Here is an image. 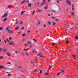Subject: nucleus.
I'll list each match as a JSON object with an SVG mask.
<instances>
[{
    "label": "nucleus",
    "mask_w": 78,
    "mask_h": 78,
    "mask_svg": "<svg viewBox=\"0 0 78 78\" xmlns=\"http://www.w3.org/2000/svg\"><path fill=\"white\" fill-rule=\"evenodd\" d=\"M37 56H40L41 58H43L44 57V56L42 55V53L41 52L39 53Z\"/></svg>",
    "instance_id": "nucleus-1"
},
{
    "label": "nucleus",
    "mask_w": 78,
    "mask_h": 78,
    "mask_svg": "<svg viewBox=\"0 0 78 78\" xmlns=\"http://www.w3.org/2000/svg\"><path fill=\"white\" fill-rule=\"evenodd\" d=\"M69 42V41H66V44H68Z\"/></svg>",
    "instance_id": "nucleus-53"
},
{
    "label": "nucleus",
    "mask_w": 78,
    "mask_h": 78,
    "mask_svg": "<svg viewBox=\"0 0 78 78\" xmlns=\"http://www.w3.org/2000/svg\"><path fill=\"white\" fill-rule=\"evenodd\" d=\"M7 20V18H5L3 20V22H5V21H6Z\"/></svg>",
    "instance_id": "nucleus-16"
},
{
    "label": "nucleus",
    "mask_w": 78,
    "mask_h": 78,
    "mask_svg": "<svg viewBox=\"0 0 78 78\" xmlns=\"http://www.w3.org/2000/svg\"><path fill=\"white\" fill-rule=\"evenodd\" d=\"M25 55H27V56H28L29 55H28V53H25Z\"/></svg>",
    "instance_id": "nucleus-38"
},
{
    "label": "nucleus",
    "mask_w": 78,
    "mask_h": 78,
    "mask_svg": "<svg viewBox=\"0 0 78 78\" xmlns=\"http://www.w3.org/2000/svg\"><path fill=\"white\" fill-rule=\"evenodd\" d=\"M16 23H15V24H16V25H17V24H18V20L17 19L16 20Z\"/></svg>",
    "instance_id": "nucleus-11"
},
{
    "label": "nucleus",
    "mask_w": 78,
    "mask_h": 78,
    "mask_svg": "<svg viewBox=\"0 0 78 78\" xmlns=\"http://www.w3.org/2000/svg\"><path fill=\"white\" fill-rule=\"evenodd\" d=\"M3 30V27H0V31H2Z\"/></svg>",
    "instance_id": "nucleus-22"
},
{
    "label": "nucleus",
    "mask_w": 78,
    "mask_h": 78,
    "mask_svg": "<svg viewBox=\"0 0 78 78\" xmlns=\"http://www.w3.org/2000/svg\"><path fill=\"white\" fill-rule=\"evenodd\" d=\"M32 47V45H30V48H31V47Z\"/></svg>",
    "instance_id": "nucleus-63"
},
{
    "label": "nucleus",
    "mask_w": 78,
    "mask_h": 78,
    "mask_svg": "<svg viewBox=\"0 0 78 78\" xmlns=\"http://www.w3.org/2000/svg\"><path fill=\"white\" fill-rule=\"evenodd\" d=\"M48 2H50L51 0H48Z\"/></svg>",
    "instance_id": "nucleus-61"
},
{
    "label": "nucleus",
    "mask_w": 78,
    "mask_h": 78,
    "mask_svg": "<svg viewBox=\"0 0 78 78\" xmlns=\"http://www.w3.org/2000/svg\"><path fill=\"white\" fill-rule=\"evenodd\" d=\"M31 64H34V62H32Z\"/></svg>",
    "instance_id": "nucleus-60"
},
{
    "label": "nucleus",
    "mask_w": 78,
    "mask_h": 78,
    "mask_svg": "<svg viewBox=\"0 0 78 78\" xmlns=\"http://www.w3.org/2000/svg\"><path fill=\"white\" fill-rule=\"evenodd\" d=\"M51 66H50L49 68V70H50V69H51Z\"/></svg>",
    "instance_id": "nucleus-47"
},
{
    "label": "nucleus",
    "mask_w": 78,
    "mask_h": 78,
    "mask_svg": "<svg viewBox=\"0 0 78 78\" xmlns=\"http://www.w3.org/2000/svg\"><path fill=\"white\" fill-rule=\"evenodd\" d=\"M38 60V59L37 58H35V61H37Z\"/></svg>",
    "instance_id": "nucleus-33"
},
{
    "label": "nucleus",
    "mask_w": 78,
    "mask_h": 78,
    "mask_svg": "<svg viewBox=\"0 0 78 78\" xmlns=\"http://www.w3.org/2000/svg\"><path fill=\"white\" fill-rule=\"evenodd\" d=\"M24 29V27H23L21 28V30H23Z\"/></svg>",
    "instance_id": "nucleus-56"
},
{
    "label": "nucleus",
    "mask_w": 78,
    "mask_h": 78,
    "mask_svg": "<svg viewBox=\"0 0 78 78\" xmlns=\"http://www.w3.org/2000/svg\"><path fill=\"white\" fill-rule=\"evenodd\" d=\"M51 12L53 13H55L56 12V11L55 10H52L51 11Z\"/></svg>",
    "instance_id": "nucleus-17"
},
{
    "label": "nucleus",
    "mask_w": 78,
    "mask_h": 78,
    "mask_svg": "<svg viewBox=\"0 0 78 78\" xmlns=\"http://www.w3.org/2000/svg\"><path fill=\"white\" fill-rule=\"evenodd\" d=\"M42 70H41L40 72V73H42Z\"/></svg>",
    "instance_id": "nucleus-50"
},
{
    "label": "nucleus",
    "mask_w": 78,
    "mask_h": 78,
    "mask_svg": "<svg viewBox=\"0 0 78 78\" xmlns=\"http://www.w3.org/2000/svg\"><path fill=\"white\" fill-rule=\"evenodd\" d=\"M48 16H50V14H48Z\"/></svg>",
    "instance_id": "nucleus-64"
},
{
    "label": "nucleus",
    "mask_w": 78,
    "mask_h": 78,
    "mask_svg": "<svg viewBox=\"0 0 78 78\" xmlns=\"http://www.w3.org/2000/svg\"><path fill=\"white\" fill-rule=\"evenodd\" d=\"M7 64H11V62H8L7 63Z\"/></svg>",
    "instance_id": "nucleus-41"
},
{
    "label": "nucleus",
    "mask_w": 78,
    "mask_h": 78,
    "mask_svg": "<svg viewBox=\"0 0 78 78\" xmlns=\"http://www.w3.org/2000/svg\"><path fill=\"white\" fill-rule=\"evenodd\" d=\"M23 12H25V11H22V12H21V15H23Z\"/></svg>",
    "instance_id": "nucleus-10"
},
{
    "label": "nucleus",
    "mask_w": 78,
    "mask_h": 78,
    "mask_svg": "<svg viewBox=\"0 0 78 78\" xmlns=\"http://www.w3.org/2000/svg\"><path fill=\"white\" fill-rule=\"evenodd\" d=\"M60 74H61V73H58L57 74V75H60Z\"/></svg>",
    "instance_id": "nucleus-52"
},
{
    "label": "nucleus",
    "mask_w": 78,
    "mask_h": 78,
    "mask_svg": "<svg viewBox=\"0 0 78 78\" xmlns=\"http://www.w3.org/2000/svg\"><path fill=\"white\" fill-rule=\"evenodd\" d=\"M44 2H43L41 3V4L40 6H42V5H44Z\"/></svg>",
    "instance_id": "nucleus-21"
},
{
    "label": "nucleus",
    "mask_w": 78,
    "mask_h": 78,
    "mask_svg": "<svg viewBox=\"0 0 78 78\" xmlns=\"http://www.w3.org/2000/svg\"><path fill=\"white\" fill-rule=\"evenodd\" d=\"M23 21H21L20 23V25L21 24H22L23 23Z\"/></svg>",
    "instance_id": "nucleus-26"
},
{
    "label": "nucleus",
    "mask_w": 78,
    "mask_h": 78,
    "mask_svg": "<svg viewBox=\"0 0 78 78\" xmlns=\"http://www.w3.org/2000/svg\"><path fill=\"white\" fill-rule=\"evenodd\" d=\"M24 51H27L28 52V49H24Z\"/></svg>",
    "instance_id": "nucleus-31"
},
{
    "label": "nucleus",
    "mask_w": 78,
    "mask_h": 78,
    "mask_svg": "<svg viewBox=\"0 0 78 78\" xmlns=\"http://www.w3.org/2000/svg\"><path fill=\"white\" fill-rule=\"evenodd\" d=\"M12 5H8V7L9 8H12Z\"/></svg>",
    "instance_id": "nucleus-12"
},
{
    "label": "nucleus",
    "mask_w": 78,
    "mask_h": 78,
    "mask_svg": "<svg viewBox=\"0 0 78 78\" xmlns=\"http://www.w3.org/2000/svg\"><path fill=\"white\" fill-rule=\"evenodd\" d=\"M2 48H0V52H2Z\"/></svg>",
    "instance_id": "nucleus-37"
},
{
    "label": "nucleus",
    "mask_w": 78,
    "mask_h": 78,
    "mask_svg": "<svg viewBox=\"0 0 78 78\" xmlns=\"http://www.w3.org/2000/svg\"><path fill=\"white\" fill-rule=\"evenodd\" d=\"M71 13L72 15H73V13H74V12H71Z\"/></svg>",
    "instance_id": "nucleus-32"
},
{
    "label": "nucleus",
    "mask_w": 78,
    "mask_h": 78,
    "mask_svg": "<svg viewBox=\"0 0 78 78\" xmlns=\"http://www.w3.org/2000/svg\"><path fill=\"white\" fill-rule=\"evenodd\" d=\"M3 69H4V70H6V68L5 67H4V68H3Z\"/></svg>",
    "instance_id": "nucleus-51"
},
{
    "label": "nucleus",
    "mask_w": 78,
    "mask_h": 78,
    "mask_svg": "<svg viewBox=\"0 0 78 78\" xmlns=\"http://www.w3.org/2000/svg\"><path fill=\"white\" fill-rule=\"evenodd\" d=\"M48 73H47L46 74H45V76H48Z\"/></svg>",
    "instance_id": "nucleus-20"
},
{
    "label": "nucleus",
    "mask_w": 78,
    "mask_h": 78,
    "mask_svg": "<svg viewBox=\"0 0 78 78\" xmlns=\"http://www.w3.org/2000/svg\"><path fill=\"white\" fill-rule=\"evenodd\" d=\"M8 76H10V75H11V74H10L8 75Z\"/></svg>",
    "instance_id": "nucleus-57"
},
{
    "label": "nucleus",
    "mask_w": 78,
    "mask_h": 78,
    "mask_svg": "<svg viewBox=\"0 0 78 78\" xmlns=\"http://www.w3.org/2000/svg\"><path fill=\"white\" fill-rule=\"evenodd\" d=\"M4 52H5V51H7V49H5L4 50Z\"/></svg>",
    "instance_id": "nucleus-30"
},
{
    "label": "nucleus",
    "mask_w": 78,
    "mask_h": 78,
    "mask_svg": "<svg viewBox=\"0 0 78 78\" xmlns=\"http://www.w3.org/2000/svg\"><path fill=\"white\" fill-rule=\"evenodd\" d=\"M55 20H56V21H58V19H55Z\"/></svg>",
    "instance_id": "nucleus-54"
},
{
    "label": "nucleus",
    "mask_w": 78,
    "mask_h": 78,
    "mask_svg": "<svg viewBox=\"0 0 78 78\" xmlns=\"http://www.w3.org/2000/svg\"><path fill=\"white\" fill-rule=\"evenodd\" d=\"M6 55L7 56H10L11 55H10V53H9L8 52H7L6 53Z\"/></svg>",
    "instance_id": "nucleus-6"
},
{
    "label": "nucleus",
    "mask_w": 78,
    "mask_h": 78,
    "mask_svg": "<svg viewBox=\"0 0 78 78\" xmlns=\"http://www.w3.org/2000/svg\"><path fill=\"white\" fill-rule=\"evenodd\" d=\"M66 2L68 3V4H69V5H70V2L69 1V0H66Z\"/></svg>",
    "instance_id": "nucleus-4"
},
{
    "label": "nucleus",
    "mask_w": 78,
    "mask_h": 78,
    "mask_svg": "<svg viewBox=\"0 0 78 78\" xmlns=\"http://www.w3.org/2000/svg\"><path fill=\"white\" fill-rule=\"evenodd\" d=\"M8 16V13H6L5 14H4V16H3L2 17V18H3V17H7Z\"/></svg>",
    "instance_id": "nucleus-3"
},
{
    "label": "nucleus",
    "mask_w": 78,
    "mask_h": 78,
    "mask_svg": "<svg viewBox=\"0 0 78 78\" xmlns=\"http://www.w3.org/2000/svg\"><path fill=\"white\" fill-rule=\"evenodd\" d=\"M11 28V27L10 26H9V27H7L6 28H5V30H6L7 31H9V28Z\"/></svg>",
    "instance_id": "nucleus-5"
},
{
    "label": "nucleus",
    "mask_w": 78,
    "mask_h": 78,
    "mask_svg": "<svg viewBox=\"0 0 78 78\" xmlns=\"http://www.w3.org/2000/svg\"><path fill=\"white\" fill-rule=\"evenodd\" d=\"M27 44H32V42H31L30 41H27Z\"/></svg>",
    "instance_id": "nucleus-8"
},
{
    "label": "nucleus",
    "mask_w": 78,
    "mask_h": 78,
    "mask_svg": "<svg viewBox=\"0 0 78 78\" xmlns=\"http://www.w3.org/2000/svg\"><path fill=\"white\" fill-rule=\"evenodd\" d=\"M9 45H14V43H13V42H10L9 43Z\"/></svg>",
    "instance_id": "nucleus-7"
},
{
    "label": "nucleus",
    "mask_w": 78,
    "mask_h": 78,
    "mask_svg": "<svg viewBox=\"0 0 78 78\" xmlns=\"http://www.w3.org/2000/svg\"><path fill=\"white\" fill-rule=\"evenodd\" d=\"M4 42H5V43H6V40H4Z\"/></svg>",
    "instance_id": "nucleus-58"
},
{
    "label": "nucleus",
    "mask_w": 78,
    "mask_h": 78,
    "mask_svg": "<svg viewBox=\"0 0 78 78\" xmlns=\"http://www.w3.org/2000/svg\"><path fill=\"white\" fill-rule=\"evenodd\" d=\"M37 25H40V22H39L37 24Z\"/></svg>",
    "instance_id": "nucleus-44"
},
{
    "label": "nucleus",
    "mask_w": 78,
    "mask_h": 78,
    "mask_svg": "<svg viewBox=\"0 0 78 78\" xmlns=\"http://www.w3.org/2000/svg\"><path fill=\"white\" fill-rule=\"evenodd\" d=\"M61 71L62 72V73H63V72H64V69H62Z\"/></svg>",
    "instance_id": "nucleus-43"
},
{
    "label": "nucleus",
    "mask_w": 78,
    "mask_h": 78,
    "mask_svg": "<svg viewBox=\"0 0 78 78\" xmlns=\"http://www.w3.org/2000/svg\"><path fill=\"white\" fill-rule=\"evenodd\" d=\"M3 56H0V59H2V58H3Z\"/></svg>",
    "instance_id": "nucleus-29"
},
{
    "label": "nucleus",
    "mask_w": 78,
    "mask_h": 78,
    "mask_svg": "<svg viewBox=\"0 0 78 78\" xmlns=\"http://www.w3.org/2000/svg\"><path fill=\"white\" fill-rule=\"evenodd\" d=\"M52 45L53 46H54V45H55V43H52Z\"/></svg>",
    "instance_id": "nucleus-35"
},
{
    "label": "nucleus",
    "mask_w": 78,
    "mask_h": 78,
    "mask_svg": "<svg viewBox=\"0 0 78 78\" xmlns=\"http://www.w3.org/2000/svg\"><path fill=\"white\" fill-rule=\"evenodd\" d=\"M73 58H75V57H76V56L74 55H73Z\"/></svg>",
    "instance_id": "nucleus-24"
},
{
    "label": "nucleus",
    "mask_w": 78,
    "mask_h": 78,
    "mask_svg": "<svg viewBox=\"0 0 78 78\" xmlns=\"http://www.w3.org/2000/svg\"><path fill=\"white\" fill-rule=\"evenodd\" d=\"M32 53H33V54H34V53H35V51H34L33 50L32 51Z\"/></svg>",
    "instance_id": "nucleus-39"
},
{
    "label": "nucleus",
    "mask_w": 78,
    "mask_h": 78,
    "mask_svg": "<svg viewBox=\"0 0 78 78\" xmlns=\"http://www.w3.org/2000/svg\"><path fill=\"white\" fill-rule=\"evenodd\" d=\"M76 39L77 40L78 39V36H76Z\"/></svg>",
    "instance_id": "nucleus-34"
},
{
    "label": "nucleus",
    "mask_w": 78,
    "mask_h": 78,
    "mask_svg": "<svg viewBox=\"0 0 78 78\" xmlns=\"http://www.w3.org/2000/svg\"><path fill=\"white\" fill-rule=\"evenodd\" d=\"M18 69H20V68H22V67H21V66H18Z\"/></svg>",
    "instance_id": "nucleus-42"
},
{
    "label": "nucleus",
    "mask_w": 78,
    "mask_h": 78,
    "mask_svg": "<svg viewBox=\"0 0 78 78\" xmlns=\"http://www.w3.org/2000/svg\"><path fill=\"white\" fill-rule=\"evenodd\" d=\"M48 25H50V24H51V22L50 21H49L48 22Z\"/></svg>",
    "instance_id": "nucleus-27"
},
{
    "label": "nucleus",
    "mask_w": 78,
    "mask_h": 78,
    "mask_svg": "<svg viewBox=\"0 0 78 78\" xmlns=\"http://www.w3.org/2000/svg\"><path fill=\"white\" fill-rule=\"evenodd\" d=\"M4 66H2V65H1L0 66V68L1 69H3Z\"/></svg>",
    "instance_id": "nucleus-15"
},
{
    "label": "nucleus",
    "mask_w": 78,
    "mask_h": 78,
    "mask_svg": "<svg viewBox=\"0 0 78 78\" xmlns=\"http://www.w3.org/2000/svg\"><path fill=\"white\" fill-rule=\"evenodd\" d=\"M31 3H29L28 5V7H31Z\"/></svg>",
    "instance_id": "nucleus-19"
},
{
    "label": "nucleus",
    "mask_w": 78,
    "mask_h": 78,
    "mask_svg": "<svg viewBox=\"0 0 78 78\" xmlns=\"http://www.w3.org/2000/svg\"><path fill=\"white\" fill-rule=\"evenodd\" d=\"M24 45L26 46H27L28 45V43L24 44Z\"/></svg>",
    "instance_id": "nucleus-36"
},
{
    "label": "nucleus",
    "mask_w": 78,
    "mask_h": 78,
    "mask_svg": "<svg viewBox=\"0 0 78 78\" xmlns=\"http://www.w3.org/2000/svg\"><path fill=\"white\" fill-rule=\"evenodd\" d=\"M11 39V37H10L9 38V39Z\"/></svg>",
    "instance_id": "nucleus-59"
},
{
    "label": "nucleus",
    "mask_w": 78,
    "mask_h": 78,
    "mask_svg": "<svg viewBox=\"0 0 78 78\" xmlns=\"http://www.w3.org/2000/svg\"><path fill=\"white\" fill-rule=\"evenodd\" d=\"M72 10L73 11L74 10V9L73 8V7H72Z\"/></svg>",
    "instance_id": "nucleus-55"
},
{
    "label": "nucleus",
    "mask_w": 78,
    "mask_h": 78,
    "mask_svg": "<svg viewBox=\"0 0 78 78\" xmlns=\"http://www.w3.org/2000/svg\"><path fill=\"white\" fill-rule=\"evenodd\" d=\"M34 12H35V11H33V13L32 14V15H34Z\"/></svg>",
    "instance_id": "nucleus-45"
},
{
    "label": "nucleus",
    "mask_w": 78,
    "mask_h": 78,
    "mask_svg": "<svg viewBox=\"0 0 78 78\" xmlns=\"http://www.w3.org/2000/svg\"><path fill=\"white\" fill-rule=\"evenodd\" d=\"M41 11H42L41 9H39L37 11V12H41Z\"/></svg>",
    "instance_id": "nucleus-23"
},
{
    "label": "nucleus",
    "mask_w": 78,
    "mask_h": 78,
    "mask_svg": "<svg viewBox=\"0 0 78 78\" xmlns=\"http://www.w3.org/2000/svg\"><path fill=\"white\" fill-rule=\"evenodd\" d=\"M33 40H34V41L35 42H36V40L35 39H33Z\"/></svg>",
    "instance_id": "nucleus-62"
},
{
    "label": "nucleus",
    "mask_w": 78,
    "mask_h": 78,
    "mask_svg": "<svg viewBox=\"0 0 78 78\" xmlns=\"http://www.w3.org/2000/svg\"><path fill=\"white\" fill-rule=\"evenodd\" d=\"M8 33L9 34H12V33H14V30H9L8 31Z\"/></svg>",
    "instance_id": "nucleus-2"
},
{
    "label": "nucleus",
    "mask_w": 78,
    "mask_h": 78,
    "mask_svg": "<svg viewBox=\"0 0 78 78\" xmlns=\"http://www.w3.org/2000/svg\"><path fill=\"white\" fill-rule=\"evenodd\" d=\"M57 2V3H59V0H56Z\"/></svg>",
    "instance_id": "nucleus-28"
},
{
    "label": "nucleus",
    "mask_w": 78,
    "mask_h": 78,
    "mask_svg": "<svg viewBox=\"0 0 78 78\" xmlns=\"http://www.w3.org/2000/svg\"><path fill=\"white\" fill-rule=\"evenodd\" d=\"M6 40L7 41V42H9L10 41L8 40V38H6Z\"/></svg>",
    "instance_id": "nucleus-25"
},
{
    "label": "nucleus",
    "mask_w": 78,
    "mask_h": 78,
    "mask_svg": "<svg viewBox=\"0 0 78 78\" xmlns=\"http://www.w3.org/2000/svg\"><path fill=\"white\" fill-rule=\"evenodd\" d=\"M19 26H17L15 27V29L16 30H17L19 29Z\"/></svg>",
    "instance_id": "nucleus-13"
},
{
    "label": "nucleus",
    "mask_w": 78,
    "mask_h": 78,
    "mask_svg": "<svg viewBox=\"0 0 78 78\" xmlns=\"http://www.w3.org/2000/svg\"><path fill=\"white\" fill-rule=\"evenodd\" d=\"M26 2V1H25V0H24L20 4L22 5V4H23V3H24Z\"/></svg>",
    "instance_id": "nucleus-9"
},
{
    "label": "nucleus",
    "mask_w": 78,
    "mask_h": 78,
    "mask_svg": "<svg viewBox=\"0 0 78 78\" xmlns=\"http://www.w3.org/2000/svg\"><path fill=\"white\" fill-rule=\"evenodd\" d=\"M55 24H56V23L55 22L53 23V25H55Z\"/></svg>",
    "instance_id": "nucleus-49"
},
{
    "label": "nucleus",
    "mask_w": 78,
    "mask_h": 78,
    "mask_svg": "<svg viewBox=\"0 0 78 78\" xmlns=\"http://www.w3.org/2000/svg\"><path fill=\"white\" fill-rule=\"evenodd\" d=\"M22 35H23V36H26V34H22Z\"/></svg>",
    "instance_id": "nucleus-48"
},
{
    "label": "nucleus",
    "mask_w": 78,
    "mask_h": 78,
    "mask_svg": "<svg viewBox=\"0 0 78 78\" xmlns=\"http://www.w3.org/2000/svg\"><path fill=\"white\" fill-rule=\"evenodd\" d=\"M27 3H29V2H30V1H29V0H27L26 1Z\"/></svg>",
    "instance_id": "nucleus-46"
},
{
    "label": "nucleus",
    "mask_w": 78,
    "mask_h": 78,
    "mask_svg": "<svg viewBox=\"0 0 78 78\" xmlns=\"http://www.w3.org/2000/svg\"><path fill=\"white\" fill-rule=\"evenodd\" d=\"M47 6H45L44 7V9H47V8H48V5H46Z\"/></svg>",
    "instance_id": "nucleus-14"
},
{
    "label": "nucleus",
    "mask_w": 78,
    "mask_h": 78,
    "mask_svg": "<svg viewBox=\"0 0 78 78\" xmlns=\"http://www.w3.org/2000/svg\"><path fill=\"white\" fill-rule=\"evenodd\" d=\"M15 53H16V54H19V52L17 51H15Z\"/></svg>",
    "instance_id": "nucleus-18"
},
{
    "label": "nucleus",
    "mask_w": 78,
    "mask_h": 78,
    "mask_svg": "<svg viewBox=\"0 0 78 78\" xmlns=\"http://www.w3.org/2000/svg\"><path fill=\"white\" fill-rule=\"evenodd\" d=\"M44 27H45V28H46L47 27V26H46V25H45V24L44 25Z\"/></svg>",
    "instance_id": "nucleus-40"
}]
</instances>
